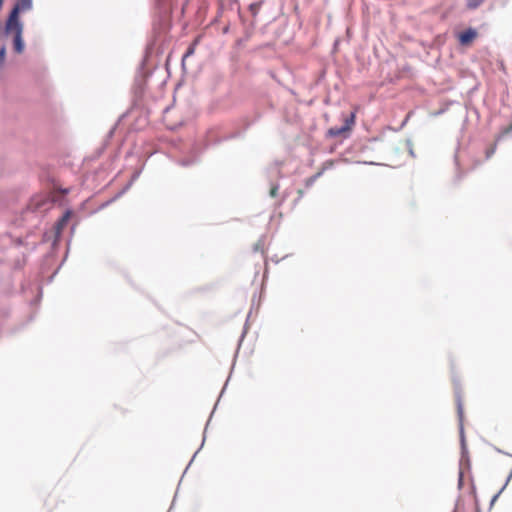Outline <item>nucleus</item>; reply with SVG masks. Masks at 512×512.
<instances>
[{"label":"nucleus","mask_w":512,"mask_h":512,"mask_svg":"<svg viewBox=\"0 0 512 512\" xmlns=\"http://www.w3.org/2000/svg\"><path fill=\"white\" fill-rule=\"evenodd\" d=\"M31 7L32 0H18L5 23V32L6 34L13 35L14 51L18 54L24 51V42L22 39L23 25L19 19V13L29 10Z\"/></svg>","instance_id":"1"},{"label":"nucleus","mask_w":512,"mask_h":512,"mask_svg":"<svg viewBox=\"0 0 512 512\" xmlns=\"http://www.w3.org/2000/svg\"><path fill=\"white\" fill-rule=\"evenodd\" d=\"M356 112H351L349 115L343 116L344 125L341 127H331L327 131L329 137H347L349 132L355 125Z\"/></svg>","instance_id":"2"},{"label":"nucleus","mask_w":512,"mask_h":512,"mask_svg":"<svg viewBox=\"0 0 512 512\" xmlns=\"http://www.w3.org/2000/svg\"><path fill=\"white\" fill-rule=\"evenodd\" d=\"M476 30L469 28L463 32H461L458 36V40L461 45L467 46L473 42L474 39L477 37Z\"/></svg>","instance_id":"3"},{"label":"nucleus","mask_w":512,"mask_h":512,"mask_svg":"<svg viewBox=\"0 0 512 512\" xmlns=\"http://www.w3.org/2000/svg\"><path fill=\"white\" fill-rule=\"evenodd\" d=\"M332 166H333L332 161H326L325 163H323L321 169L316 174H314L313 176H311L305 180V186L307 188L311 187L315 183V181L324 173V171L331 168Z\"/></svg>","instance_id":"4"},{"label":"nucleus","mask_w":512,"mask_h":512,"mask_svg":"<svg viewBox=\"0 0 512 512\" xmlns=\"http://www.w3.org/2000/svg\"><path fill=\"white\" fill-rule=\"evenodd\" d=\"M72 215V212L70 210H67L63 216L59 219V221L56 223L55 225V233L57 236H59L63 229L65 228V226L67 225L70 217Z\"/></svg>","instance_id":"5"},{"label":"nucleus","mask_w":512,"mask_h":512,"mask_svg":"<svg viewBox=\"0 0 512 512\" xmlns=\"http://www.w3.org/2000/svg\"><path fill=\"white\" fill-rule=\"evenodd\" d=\"M31 205L33 206V208L35 210H37L46 205L51 206V202L49 201V199L47 197H37L32 200Z\"/></svg>","instance_id":"6"},{"label":"nucleus","mask_w":512,"mask_h":512,"mask_svg":"<svg viewBox=\"0 0 512 512\" xmlns=\"http://www.w3.org/2000/svg\"><path fill=\"white\" fill-rule=\"evenodd\" d=\"M199 39H200V38H199V37H197V38L193 41V43L189 46V48L187 49V51H186V53H185V55H184V59L194 54L195 49H196V46H197V44L199 43Z\"/></svg>","instance_id":"7"},{"label":"nucleus","mask_w":512,"mask_h":512,"mask_svg":"<svg viewBox=\"0 0 512 512\" xmlns=\"http://www.w3.org/2000/svg\"><path fill=\"white\" fill-rule=\"evenodd\" d=\"M5 59H6V47L2 46L0 48V69L3 68L4 63H5Z\"/></svg>","instance_id":"8"},{"label":"nucleus","mask_w":512,"mask_h":512,"mask_svg":"<svg viewBox=\"0 0 512 512\" xmlns=\"http://www.w3.org/2000/svg\"><path fill=\"white\" fill-rule=\"evenodd\" d=\"M484 0H468L467 7L470 9L477 8Z\"/></svg>","instance_id":"9"},{"label":"nucleus","mask_w":512,"mask_h":512,"mask_svg":"<svg viewBox=\"0 0 512 512\" xmlns=\"http://www.w3.org/2000/svg\"><path fill=\"white\" fill-rule=\"evenodd\" d=\"M495 151H496V144H493L489 148H487V150L485 151L486 158L489 159L490 157H492V155L495 153Z\"/></svg>","instance_id":"10"},{"label":"nucleus","mask_w":512,"mask_h":512,"mask_svg":"<svg viewBox=\"0 0 512 512\" xmlns=\"http://www.w3.org/2000/svg\"><path fill=\"white\" fill-rule=\"evenodd\" d=\"M278 190H279V186L278 185H273L271 188H270V191H269V194L271 197H276L277 194H278Z\"/></svg>","instance_id":"11"},{"label":"nucleus","mask_w":512,"mask_h":512,"mask_svg":"<svg viewBox=\"0 0 512 512\" xmlns=\"http://www.w3.org/2000/svg\"><path fill=\"white\" fill-rule=\"evenodd\" d=\"M457 409H458V414L460 417H462V414H463V407H462V404L460 402V400H458V403H457Z\"/></svg>","instance_id":"12"},{"label":"nucleus","mask_w":512,"mask_h":512,"mask_svg":"<svg viewBox=\"0 0 512 512\" xmlns=\"http://www.w3.org/2000/svg\"><path fill=\"white\" fill-rule=\"evenodd\" d=\"M297 194H298V200H300L303 197V195H304V191L302 189H299L297 191Z\"/></svg>","instance_id":"13"},{"label":"nucleus","mask_w":512,"mask_h":512,"mask_svg":"<svg viewBox=\"0 0 512 512\" xmlns=\"http://www.w3.org/2000/svg\"><path fill=\"white\" fill-rule=\"evenodd\" d=\"M462 476H463V474H462V472L460 471V472H459V481H460V482L462 481Z\"/></svg>","instance_id":"14"},{"label":"nucleus","mask_w":512,"mask_h":512,"mask_svg":"<svg viewBox=\"0 0 512 512\" xmlns=\"http://www.w3.org/2000/svg\"><path fill=\"white\" fill-rule=\"evenodd\" d=\"M510 129H512V124H511V127H510Z\"/></svg>","instance_id":"15"}]
</instances>
